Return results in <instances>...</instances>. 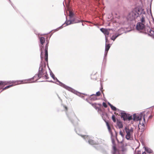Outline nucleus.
<instances>
[{
	"label": "nucleus",
	"mask_w": 154,
	"mask_h": 154,
	"mask_svg": "<svg viewBox=\"0 0 154 154\" xmlns=\"http://www.w3.org/2000/svg\"><path fill=\"white\" fill-rule=\"evenodd\" d=\"M145 14L144 9L142 8H136L129 14L127 17V19L128 21L131 22V23H135L137 17L139 16L140 18L142 16H145Z\"/></svg>",
	"instance_id": "f257e3e1"
},
{
	"label": "nucleus",
	"mask_w": 154,
	"mask_h": 154,
	"mask_svg": "<svg viewBox=\"0 0 154 154\" xmlns=\"http://www.w3.org/2000/svg\"><path fill=\"white\" fill-rule=\"evenodd\" d=\"M78 128H75V131L76 132L78 135H80L86 141H88V143L91 145H95L94 147L97 150H100L101 149V147L98 143H97L93 140V137L92 136H89L88 135H83L80 134L78 133Z\"/></svg>",
	"instance_id": "f03ea898"
},
{
	"label": "nucleus",
	"mask_w": 154,
	"mask_h": 154,
	"mask_svg": "<svg viewBox=\"0 0 154 154\" xmlns=\"http://www.w3.org/2000/svg\"><path fill=\"white\" fill-rule=\"evenodd\" d=\"M140 18V22L138 23L136 26V28L138 30H143L145 27L146 14L145 16L143 15Z\"/></svg>",
	"instance_id": "7ed1b4c3"
},
{
	"label": "nucleus",
	"mask_w": 154,
	"mask_h": 154,
	"mask_svg": "<svg viewBox=\"0 0 154 154\" xmlns=\"http://www.w3.org/2000/svg\"><path fill=\"white\" fill-rule=\"evenodd\" d=\"M67 117L72 123L75 125L77 124L78 119L76 118L75 113L73 112H66Z\"/></svg>",
	"instance_id": "20e7f679"
},
{
	"label": "nucleus",
	"mask_w": 154,
	"mask_h": 154,
	"mask_svg": "<svg viewBox=\"0 0 154 154\" xmlns=\"http://www.w3.org/2000/svg\"><path fill=\"white\" fill-rule=\"evenodd\" d=\"M38 76V78H40L42 77H45L46 79H48V75L46 71L43 68V66L40 64L38 74L36 75L34 77Z\"/></svg>",
	"instance_id": "39448f33"
},
{
	"label": "nucleus",
	"mask_w": 154,
	"mask_h": 154,
	"mask_svg": "<svg viewBox=\"0 0 154 154\" xmlns=\"http://www.w3.org/2000/svg\"><path fill=\"white\" fill-rule=\"evenodd\" d=\"M50 75L51 77L54 80H56V82H58V83H57V84L61 86V87L64 88L66 89L68 91H71L72 92H76L72 88L70 87L69 86H68L62 83L59 81L55 77V76L53 74V73L51 72H50Z\"/></svg>",
	"instance_id": "423d86ee"
},
{
	"label": "nucleus",
	"mask_w": 154,
	"mask_h": 154,
	"mask_svg": "<svg viewBox=\"0 0 154 154\" xmlns=\"http://www.w3.org/2000/svg\"><path fill=\"white\" fill-rule=\"evenodd\" d=\"M124 130L126 133L125 138L128 140H131V137L133 135V128L128 126L125 128Z\"/></svg>",
	"instance_id": "0eeeda50"
},
{
	"label": "nucleus",
	"mask_w": 154,
	"mask_h": 154,
	"mask_svg": "<svg viewBox=\"0 0 154 154\" xmlns=\"http://www.w3.org/2000/svg\"><path fill=\"white\" fill-rule=\"evenodd\" d=\"M121 118H123L124 121L127 119L128 121H130L133 119L132 116H130L129 114L125 112L124 111H122L121 113Z\"/></svg>",
	"instance_id": "6e6552de"
},
{
	"label": "nucleus",
	"mask_w": 154,
	"mask_h": 154,
	"mask_svg": "<svg viewBox=\"0 0 154 154\" xmlns=\"http://www.w3.org/2000/svg\"><path fill=\"white\" fill-rule=\"evenodd\" d=\"M36 75H35L32 78L17 81H15V82H17V84L16 85L19 84L21 83H26L28 82L32 79H36L35 81L32 82H35L36 81H37L38 79H39V78H38V76H36V77H34Z\"/></svg>",
	"instance_id": "1a4fd4ad"
},
{
	"label": "nucleus",
	"mask_w": 154,
	"mask_h": 154,
	"mask_svg": "<svg viewBox=\"0 0 154 154\" xmlns=\"http://www.w3.org/2000/svg\"><path fill=\"white\" fill-rule=\"evenodd\" d=\"M145 116V115H143V113H141L140 115L137 116L135 114L133 115V120L134 121H139L140 122H141L140 121L141 120L142 117H143Z\"/></svg>",
	"instance_id": "9d476101"
},
{
	"label": "nucleus",
	"mask_w": 154,
	"mask_h": 154,
	"mask_svg": "<svg viewBox=\"0 0 154 154\" xmlns=\"http://www.w3.org/2000/svg\"><path fill=\"white\" fill-rule=\"evenodd\" d=\"M40 42L42 44V45L40 46V50L41 51V58L42 60V48H43V46L42 45H43L45 41V38L43 37H42L40 38Z\"/></svg>",
	"instance_id": "9b49d317"
},
{
	"label": "nucleus",
	"mask_w": 154,
	"mask_h": 154,
	"mask_svg": "<svg viewBox=\"0 0 154 154\" xmlns=\"http://www.w3.org/2000/svg\"><path fill=\"white\" fill-rule=\"evenodd\" d=\"M143 119L144 121V122H142V123H141V122H140L139 125H138V127L140 129V128L141 127V131H143L145 129V125L144 124L145 123V118L144 116L143 117Z\"/></svg>",
	"instance_id": "f8f14e48"
},
{
	"label": "nucleus",
	"mask_w": 154,
	"mask_h": 154,
	"mask_svg": "<svg viewBox=\"0 0 154 154\" xmlns=\"http://www.w3.org/2000/svg\"><path fill=\"white\" fill-rule=\"evenodd\" d=\"M100 30L104 33L105 35L106 41V42H107V39L106 38V35H109V32L107 29H104L103 28H101Z\"/></svg>",
	"instance_id": "ddd939ff"
},
{
	"label": "nucleus",
	"mask_w": 154,
	"mask_h": 154,
	"mask_svg": "<svg viewBox=\"0 0 154 154\" xmlns=\"http://www.w3.org/2000/svg\"><path fill=\"white\" fill-rule=\"evenodd\" d=\"M15 81H10L9 82H7L0 81V86L2 85H6L8 83H9L10 84L14 83L15 84V85H16V84H17V82H15Z\"/></svg>",
	"instance_id": "4468645a"
},
{
	"label": "nucleus",
	"mask_w": 154,
	"mask_h": 154,
	"mask_svg": "<svg viewBox=\"0 0 154 154\" xmlns=\"http://www.w3.org/2000/svg\"><path fill=\"white\" fill-rule=\"evenodd\" d=\"M71 20V21L72 23V24L73 23H79L81 22H83V21H80L78 20H77L76 19L75 17H73L72 18L70 19Z\"/></svg>",
	"instance_id": "2eb2a0df"
},
{
	"label": "nucleus",
	"mask_w": 154,
	"mask_h": 154,
	"mask_svg": "<svg viewBox=\"0 0 154 154\" xmlns=\"http://www.w3.org/2000/svg\"><path fill=\"white\" fill-rule=\"evenodd\" d=\"M110 47V46L109 44H107V45H106V44L105 54H104L105 56H106L108 51L109 50V49Z\"/></svg>",
	"instance_id": "dca6fc26"
},
{
	"label": "nucleus",
	"mask_w": 154,
	"mask_h": 154,
	"mask_svg": "<svg viewBox=\"0 0 154 154\" xmlns=\"http://www.w3.org/2000/svg\"><path fill=\"white\" fill-rule=\"evenodd\" d=\"M112 154H119L118 150L114 145L112 147Z\"/></svg>",
	"instance_id": "f3484780"
},
{
	"label": "nucleus",
	"mask_w": 154,
	"mask_h": 154,
	"mask_svg": "<svg viewBox=\"0 0 154 154\" xmlns=\"http://www.w3.org/2000/svg\"><path fill=\"white\" fill-rule=\"evenodd\" d=\"M151 29L149 27H147L146 28L145 27L144 29L143 30V32L144 33L146 34H148L149 33V32L150 30Z\"/></svg>",
	"instance_id": "a211bd4d"
},
{
	"label": "nucleus",
	"mask_w": 154,
	"mask_h": 154,
	"mask_svg": "<svg viewBox=\"0 0 154 154\" xmlns=\"http://www.w3.org/2000/svg\"><path fill=\"white\" fill-rule=\"evenodd\" d=\"M89 99L91 100L94 101L97 99V98L95 94H92L90 96Z\"/></svg>",
	"instance_id": "6ab92c4d"
},
{
	"label": "nucleus",
	"mask_w": 154,
	"mask_h": 154,
	"mask_svg": "<svg viewBox=\"0 0 154 154\" xmlns=\"http://www.w3.org/2000/svg\"><path fill=\"white\" fill-rule=\"evenodd\" d=\"M121 34H118V33H116L114 35H113L111 38V40L114 41L115 39L118 37Z\"/></svg>",
	"instance_id": "aec40b11"
},
{
	"label": "nucleus",
	"mask_w": 154,
	"mask_h": 154,
	"mask_svg": "<svg viewBox=\"0 0 154 154\" xmlns=\"http://www.w3.org/2000/svg\"><path fill=\"white\" fill-rule=\"evenodd\" d=\"M76 92H72V91H69L74 93L75 94L78 95V96H79L81 97L82 98H83L84 97V96L83 95H81V94L79 92H77V91H76L74 89H73Z\"/></svg>",
	"instance_id": "412c9836"
},
{
	"label": "nucleus",
	"mask_w": 154,
	"mask_h": 154,
	"mask_svg": "<svg viewBox=\"0 0 154 154\" xmlns=\"http://www.w3.org/2000/svg\"><path fill=\"white\" fill-rule=\"evenodd\" d=\"M145 149L146 151L148 153H152L153 152L152 150L149 148L148 147H145Z\"/></svg>",
	"instance_id": "4be33fe9"
},
{
	"label": "nucleus",
	"mask_w": 154,
	"mask_h": 154,
	"mask_svg": "<svg viewBox=\"0 0 154 154\" xmlns=\"http://www.w3.org/2000/svg\"><path fill=\"white\" fill-rule=\"evenodd\" d=\"M74 14L71 11H69V18L70 19L72 18L73 17H74Z\"/></svg>",
	"instance_id": "5701e85b"
},
{
	"label": "nucleus",
	"mask_w": 154,
	"mask_h": 154,
	"mask_svg": "<svg viewBox=\"0 0 154 154\" xmlns=\"http://www.w3.org/2000/svg\"><path fill=\"white\" fill-rule=\"evenodd\" d=\"M65 23L66 24V26H67L71 24H72V23L71 21V20H70V19L69 18V20H66Z\"/></svg>",
	"instance_id": "b1692460"
},
{
	"label": "nucleus",
	"mask_w": 154,
	"mask_h": 154,
	"mask_svg": "<svg viewBox=\"0 0 154 154\" xmlns=\"http://www.w3.org/2000/svg\"><path fill=\"white\" fill-rule=\"evenodd\" d=\"M107 128H108V129L109 130V132H110V133L111 134V139L112 141V142H113V139L112 138L113 134H112V133L110 131V127L109 125H108V126H107Z\"/></svg>",
	"instance_id": "393cba45"
},
{
	"label": "nucleus",
	"mask_w": 154,
	"mask_h": 154,
	"mask_svg": "<svg viewBox=\"0 0 154 154\" xmlns=\"http://www.w3.org/2000/svg\"><path fill=\"white\" fill-rule=\"evenodd\" d=\"M148 34L154 37V31L151 29L149 33H148Z\"/></svg>",
	"instance_id": "a878e982"
},
{
	"label": "nucleus",
	"mask_w": 154,
	"mask_h": 154,
	"mask_svg": "<svg viewBox=\"0 0 154 154\" xmlns=\"http://www.w3.org/2000/svg\"><path fill=\"white\" fill-rule=\"evenodd\" d=\"M117 125L119 128H121L123 127V125L122 122H117Z\"/></svg>",
	"instance_id": "bb28decb"
},
{
	"label": "nucleus",
	"mask_w": 154,
	"mask_h": 154,
	"mask_svg": "<svg viewBox=\"0 0 154 154\" xmlns=\"http://www.w3.org/2000/svg\"><path fill=\"white\" fill-rule=\"evenodd\" d=\"M45 60L46 62H48V52H45Z\"/></svg>",
	"instance_id": "cd10ccee"
},
{
	"label": "nucleus",
	"mask_w": 154,
	"mask_h": 154,
	"mask_svg": "<svg viewBox=\"0 0 154 154\" xmlns=\"http://www.w3.org/2000/svg\"><path fill=\"white\" fill-rule=\"evenodd\" d=\"M48 43H47L45 46V52H48Z\"/></svg>",
	"instance_id": "c85d7f7f"
},
{
	"label": "nucleus",
	"mask_w": 154,
	"mask_h": 154,
	"mask_svg": "<svg viewBox=\"0 0 154 154\" xmlns=\"http://www.w3.org/2000/svg\"><path fill=\"white\" fill-rule=\"evenodd\" d=\"M13 86H14V85H9L7 86H6V87H5L3 89V90H5V89H7V88H8L11 87Z\"/></svg>",
	"instance_id": "c756f323"
},
{
	"label": "nucleus",
	"mask_w": 154,
	"mask_h": 154,
	"mask_svg": "<svg viewBox=\"0 0 154 154\" xmlns=\"http://www.w3.org/2000/svg\"><path fill=\"white\" fill-rule=\"evenodd\" d=\"M111 109L114 111H116L117 110V108L114 106L112 105L111 107H110Z\"/></svg>",
	"instance_id": "7c9ffc66"
},
{
	"label": "nucleus",
	"mask_w": 154,
	"mask_h": 154,
	"mask_svg": "<svg viewBox=\"0 0 154 154\" xmlns=\"http://www.w3.org/2000/svg\"><path fill=\"white\" fill-rule=\"evenodd\" d=\"M112 119L113 121L114 122H116V119L115 116L114 115H113L112 116Z\"/></svg>",
	"instance_id": "2f4dec72"
},
{
	"label": "nucleus",
	"mask_w": 154,
	"mask_h": 154,
	"mask_svg": "<svg viewBox=\"0 0 154 154\" xmlns=\"http://www.w3.org/2000/svg\"><path fill=\"white\" fill-rule=\"evenodd\" d=\"M120 134L122 136V137H124L125 136L124 134H123V132L122 131H120L119 132Z\"/></svg>",
	"instance_id": "473e14b6"
},
{
	"label": "nucleus",
	"mask_w": 154,
	"mask_h": 154,
	"mask_svg": "<svg viewBox=\"0 0 154 154\" xmlns=\"http://www.w3.org/2000/svg\"><path fill=\"white\" fill-rule=\"evenodd\" d=\"M100 92L99 91H98L96 93V94L95 95H97V96H100Z\"/></svg>",
	"instance_id": "72a5a7b5"
},
{
	"label": "nucleus",
	"mask_w": 154,
	"mask_h": 154,
	"mask_svg": "<svg viewBox=\"0 0 154 154\" xmlns=\"http://www.w3.org/2000/svg\"><path fill=\"white\" fill-rule=\"evenodd\" d=\"M103 106L105 108H106L107 107V105L106 103L105 102H103Z\"/></svg>",
	"instance_id": "f704fd0d"
},
{
	"label": "nucleus",
	"mask_w": 154,
	"mask_h": 154,
	"mask_svg": "<svg viewBox=\"0 0 154 154\" xmlns=\"http://www.w3.org/2000/svg\"><path fill=\"white\" fill-rule=\"evenodd\" d=\"M63 107L65 109L67 110V107L65 106H63Z\"/></svg>",
	"instance_id": "c9c22d12"
},
{
	"label": "nucleus",
	"mask_w": 154,
	"mask_h": 154,
	"mask_svg": "<svg viewBox=\"0 0 154 154\" xmlns=\"http://www.w3.org/2000/svg\"><path fill=\"white\" fill-rule=\"evenodd\" d=\"M108 104L109 105V106H110V107H111V106H112V105L111 103H108Z\"/></svg>",
	"instance_id": "e433bc0d"
},
{
	"label": "nucleus",
	"mask_w": 154,
	"mask_h": 154,
	"mask_svg": "<svg viewBox=\"0 0 154 154\" xmlns=\"http://www.w3.org/2000/svg\"><path fill=\"white\" fill-rule=\"evenodd\" d=\"M89 102V103L90 104H91V105H92V106H94V104H93V103L91 104L90 102Z\"/></svg>",
	"instance_id": "4c0bfd02"
},
{
	"label": "nucleus",
	"mask_w": 154,
	"mask_h": 154,
	"mask_svg": "<svg viewBox=\"0 0 154 154\" xmlns=\"http://www.w3.org/2000/svg\"><path fill=\"white\" fill-rule=\"evenodd\" d=\"M152 116L151 115H150V116L149 117V118H151L152 117Z\"/></svg>",
	"instance_id": "58836bf2"
},
{
	"label": "nucleus",
	"mask_w": 154,
	"mask_h": 154,
	"mask_svg": "<svg viewBox=\"0 0 154 154\" xmlns=\"http://www.w3.org/2000/svg\"><path fill=\"white\" fill-rule=\"evenodd\" d=\"M48 81L49 82H53L52 81V80Z\"/></svg>",
	"instance_id": "ea45409f"
},
{
	"label": "nucleus",
	"mask_w": 154,
	"mask_h": 154,
	"mask_svg": "<svg viewBox=\"0 0 154 154\" xmlns=\"http://www.w3.org/2000/svg\"><path fill=\"white\" fill-rule=\"evenodd\" d=\"M62 26H63V25L62 26H60V27H59V28H60V29L62 28Z\"/></svg>",
	"instance_id": "a19ab883"
},
{
	"label": "nucleus",
	"mask_w": 154,
	"mask_h": 154,
	"mask_svg": "<svg viewBox=\"0 0 154 154\" xmlns=\"http://www.w3.org/2000/svg\"><path fill=\"white\" fill-rule=\"evenodd\" d=\"M142 154H146V153L145 152H143Z\"/></svg>",
	"instance_id": "79ce46f5"
},
{
	"label": "nucleus",
	"mask_w": 154,
	"mask_h": 154,
	"mask_svg": "<svg viewBox=\"0 0 154 154\" xmlns=\"http://www.w3.org/2000/svg\"><path fill=\"white\" fill-rule=\"evenodd\" d=\"M106 125L107 126H108V125H109L108 123H106Z\"/></svg>",
	"instance_id": "37998d69"
},
{
	"label": "nucleus",
	"mask_w": 154,
	"mask_h": 154,
	"mask_svg": "<svg viewBox=\"0 0 154 154\" xmlns=\"http://www.w3.org/2000/svg\"><path fill=\"white\" fill-rule=\"evenodd\" d=\"M115 132L116 136V137L117 133H116V131H115Z\"/></svg>",
	"instance_id": "c03bdc74"
},
{
	"label": "nucleus",
	"mask_w": 154,
	"mask_h": 154,
	"mask_svg": "<svg viewBox=\"0 0 154 154\" xmlns=\"http://www.w3.org/2000/svg\"><path fill=\"white\" fill-rule=\"evenodd\" d=\"M86 100L87 101H88V99H86Z\"/></svg>",
	"instance_id": "a18cd8bd"
},
{
	"label": "nucleus",
	"mask_w": 154,
	"mask_h": 154,
	"mask_svg": "<svg viewBox=\"0 0 154 154\" xmlns=\"http://www.w3.org/2000/svg\"><path fill=\"white\" fill-rule=\"evenodd\" d=\"M150 13L152 15V13H151V10H150Z\"/></svg>",
	"instance_id": "49530a36"
},
{
	"label": "nucleus",
	"mask_w": 154,
	"mask_h": 154,
	"mask_svg": "<svg viewBox=\"0 0 154 154\" xmlns=\"http://www.w3.org/2000/svg\"><path fill=\"white\" fill-rule=\"evenodd\" d=\"M82 26H84V24H83V23H82Z\"/></svg>",
	"instance_id": "de8ad7c7"
}]
</instances>
